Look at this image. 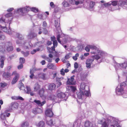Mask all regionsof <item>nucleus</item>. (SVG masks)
I'll use <instances>...</instances> for the list:
<instances>
[{
	"label": "nucleus",
	"instance_id": "64",
	"mask_svg": "<svg viewBox=\"0 0 127 127\" xmlns=\"http://www.w3.org/2000/svg\"><path fill=\"white\" fill-rule=\"evenodd\" d=\"M52 44V42L50 41H48L46 43V45L47 46H49L51 45Z\"/></svg>",
	"mask_w": 127,
	"mask_h": 127
},
{
	"label": "nucleus",
	"instance_id": "3",
	"mask_svg": "<svg viewBox=\"0 0 127 127\" xmlns=\"http://www.w3.org/2000/svg\"><path fill=\"white\" fill-rule=\"evenodd\" d=\"M75 76L73 75L71 76L70 78H68L67 82V84L69 85H75L76 82L74 80V77Z\"/></svg>",
	"mask_w": 127,
	"mask_h": 127
},
{
	"label": "nucleus",
	"instance_id": "45",
	"mask_svg": "<svg viewBox=\"0 0 127 127\" xmlns=\"http://www.w3.org/2000/svg\"><path fill=\"white\" fill-rule=\"evenodd\" d=\"M47 123L49 125L52 126L53 125V122L52 120H50L47 122Z\"/></svg>",
	"mask_w": 127,
	"mask_h": 127
},
{
	"label": "nucleus",
	"instance_id": "19",
	"mask_svg": "<svg viewBox=\"0 0 127 127\" xmlns=\"http://www.w3.org/2000/svg\"><path fill=\"white\" fill-rule=\"evenodd\" d=\"M56 86V85L55 84H50L49 85L48 89L50 90H54L55 89Z\"/></svg>",
	"mask_w": 127,
	"mask_h": 127
},
{
	"label": "nucleus",
	"instance_id": "34",
	"mask_svg": "<svg viewBox=\"0 0 127 127\" xmlns=\"http://www.w3.org/2000/svg\"><path fill=\"white\" fill-rule=\"evenodd\" d=\"M95 4V2L93 1H91L90 2L89 7L90 8L92 9L94 6Z\"/></svg>",
	"mask_w": 127,
	"mask_h": 127
},
{
	"label": "nucleus",
	"instance_id": "56",
	"mask_svg": "<svg viewBox=\"0 0 127 127\" xmlns=\"http://www.w3.org/2000/svg\"><path fill=\"white\" fill-rule=\"evenodd\" d=\"M123 88L122 87V86H120V88L118 89V92L121 93L123 92Z\"/></svg>",
	"mask_w": 127,
	"mask_h": 127
},
{
	"label": "nucleus",
	"instance_id": "18",
	"mask_svg": "<svg viewBox=\"0 0 127 127\" xmlns=\"http://www.w3.org/2000/svg\"><path fill=\"white\" fill-rule=\"evenodd\" d=\"M46 74L42 73H39L38 75V76L39 78H41L43 80L46 79Z\"/></svg>",
	"mask_w": 127,
	"mask_h": 127
},
{
	"label": "nucleus",
	"instance_id": "21",
	"mask_svg": "<svg viewBox=\"0 0 127 127\" xmlns=\"http://www.w3.org/2000/svg\"><path fill=\"white\" fill-rule=\"evenodd\" d=\"M55 26L58 31H59L61 29L60 23H59L58 22L55 21Z\"/></svg>",
	"mask_w": 127,
	"mask_h": 127
},
{
	"label": "nucleus",
	"instance_id": "2",
	"mask_svg": "<svg viewBox=\"0 0 127 127\" xmlns=\"http://www.w3.org/2000/svg\"><path fill=\"white\" fill-rule=\"evenodd\" d=\"M12 75H15L14 77L13 78L11 81V84H15L18 81L20 77V75L16 71L13 72Z\"/></svg>",
	"mask_w": 127,
	"mask_h": 127
},
{
	"label": "nucleus",
	"instance_id": "7",
	"mask_svg": "<svg viewBox=\"0 0 127 127\" xmlns=\"http://www.w3.org/2000/svg\"><path fill=\"white\" fill-rule=\"evenodd\" d=\"M33 102L35 103L37 105L40 106H42L46 103V101L45 100H44L42 102L39 100H34Z\"/></svg>",
	"mask_w": 127,
	"mask_h": 127
},
{
	"label": "nucleus",
	"instance_id": "32",
	"mask_svg": "<svg viewBox=\"0 0 127 127\" xmlns=\"http://www.w3.org/2000/svg\"><path fill=\"white\" fill-rule=\"evenodd\" d=\"M84 1V0H78L75 2V5H77L79 4H82L83 3Z\"/></svg>",
	"mask_w": 127,
	"mask_h": 127
},
{
	"label": "nucleus",
	"instance_id": "5",
	"mask_svg": "<svg viewBox=\"0 0 127 127\" xmlns=\"http://www.w3.org/2000/svg\"><path fill=\"white\" fill-rule=\"evenodd\" d=\"M90 49H92L93 50H97V48L95 46L93 45H88L85 47V49L87 52H89Z\"/></svg>",
	"mask_w": 127,
	"mask_h": 127
},
{
	"label": "nucleus",
	"instance_id": "40",
	"mask_svg": "<svg viewBox=\"0 0 127 127\" xmlns=\"http://www.w3.org/2000/svg\"><path fill=\"white\" fill-rule=\"evenodd\" d=\"M40 49L39 48H37L36 49H34L31 52V53L32 54H33L36 53L37 51L40 50Z\"/></svg>",
	"mask_w": 127,
	"mask_h": 127
},
{
	"label": "nucleus",
	"instance_id": "8",
	"mask_svg": "<svg viewBox=\"0 0 127 127\" xmlns=\"http://www.w3.org/2000/svg\"><path fill=\"white\" fill-rule=\"evenodd\" d=\"M5 60V57L4 56H0V67L2 68L3 67L4 64V61Z\"/></svg>",
	"mask_w": 127,
	"mask_h": 127
},
{
	"label": "nucleus",
	"instance_id": "57",
	"mask_svg": "<svg viewBox=\"0 0 127 127\" xmlns=\"http://www.w3.org/2000/svg\"><path fill=\"white\" fill-rule=\"evenodd\" d=\"M23 64H20L18 66L17 68L18 69H20L23 68Z\"/></svg>",
	"mask_w": 127,
	"mask_h": 127
},
{
	"label": "nucleus",
	"instance_id": "6",
	"mask_svg": "<svg viewBox=\"0 0 127 127\" xmlns=\"http://www.w3.org/2000/svg\"><path fill=\"white\" fill-rule=\"evenodd\" d=\"M6 45L7 46L6 50L8 52L11 51L13 50V47L11 42H7Z\"/></svg>",
	"mask_w": 127,
	"mask_h": 127
},
{
	"label": "nucleus",
	"instance_id": "12",
	"mask_svg": "<svg viewBox=\"0 0 127 127\" xmlns=\"http://www.w3.org/2000/svg\"><path fill=\"white\" fill-rule=\"evenodd\" d=\"M40 87V86L39 84L37 82L33 86V88L34 91L36 92L38 91L39 90Z\"/></svg>",
	"mask_w": 127,
	"mask_h": 127
},
{
	"label": "nucleus",
	"instance_id": "10",
	"mask_svg": "<svg viewBox=\"0 0 127 127\" xmlns=\"http://www.w3.org/2000/svg\"><path fill=\"white\" fill-rule=\"evenodd\" d=\"M11 109L12 110L18 108V104L16 102H12L10 104Z\"/></svg>",
	"mask_w": 127,
	"mask_h": 127
},
{
	"label": "nucleus",
	"instance_id": "25",
	"mask_svg": "<svg viewBox=\"0 0 127 127\" xmlns=\"http://www.w3.org/2000/svg\"><path fill=\"white\" fill-rule=\"evenodd\" d=\"M44 89L43 88H42L41 90H40L39 92V94L40 97L43 96L44 93Z\"/></svg>",
	"mask_w": 127,
	"mask_h": 127
},
{
	"label": "nucleus",
	"instance_id": "23",
	"mask_svg": "<svg viewBox=\"0 0 127 127\" xmlns=\"http://www.w3.org/2000/svg\"><path fill=\"white\" fill-rule=\"evenodd\" d=\"M57 98L56 96L53 95H51L49 97V99L52 100H55V101L58 102V99H56Z\"/></svg>",
	"mask_w": 127,
	"mask_h": 127
},
{
	"label": "nucleus",
	"instance_id": "17",
	"mask_svg": "<svg viewBox=\"0 0 127 127\" xmlns=\"http://www.w3.org/2000/svg\"><path fill=\"white\" fill-rule=\"evenodd\" d=\"M85 83L84 82L81 83L80 85V91L83 92L85 90Z\"/></svg>",
	"mask_w": 127,
	"mask_h": 127
},
{
	"label": "nucleus",
	"instance_id": "38",
	"mask_svg": "<svg viewBox=\"0 0 127 127\" xmlns=\"http://www.w3.org/2000/svg\"><path fill=\"white\" fill-rule=\"evenodd\" d=\"M62 79L60 78L58 79L57 80V83L59 85V86L62 85V82H61L62 81Z\"/></svg>",
	"mask_w": 127,
	"mask_h": 127
},
{
	"label": "nucleus",
	"instance_id": "11",
	"mask_svg": "<svg viewBox=\"0 0 127 127\" xmlns=\"http://www.w3.org/2000/svg\"><path fill=\"white\" fill-rule=\"evenodd\" d=\"M11 75V73L8 72H4L2 75L3 78L6 79H8L10 78Z\"/></svg>",
	"mask_w": 127,
	"mask_h": 127
},
{
	"label": "nucleus",
	"instance_id": "59",
	"mask_svg": "<svg viewBox=\"0 0 127 127\" xmlns=\"http://www.w3.org/2000/svg\"><path fill=\"white\" fill-rule=\"evenodd\" d=\"M76 1L75 0H69V1L70 4H75V2Z\"/></svg>",
	"mask_w": 127,
	"mask_h": 127
},
{
	"label": "nucleus",
	"instance_id": "63",
	"mask_svg": "<svg viewBox=\"0 0 127 127\" xmlns=\"http://www.w3.org/2000/svg\"><path fill=\"white\" fill-rule=\"evenodd\" d=\"M61 74L63 75H65V73L64 71V69L62 68L61 70Z\"/></svg>",
	"mask_w": 127,
	"mask_h": 127
},
{
	"label": "nucleus",
	"instance_id": "37",
	"mask_svg": "<svg viewBox=\"0 0 127 127\" xmlns=\"http://www.w3.org/2000/svg\"><path fill=\"white\" fill-rule=\"evenodd\" d=\"M63 6L65 7H67L69 6V4L67 2L64 1L62 3Z\"/></svg>",
	"mask_w": 127,
	"mask_h": 127
},
{
	"label": "nucleus",
	"instance_id": "33",
	"mask_svg": "<svg viewBox=\"0 0 127 127\" xmlns=\"http://www.w3.org/2000/svg\"><path fill=\"white\" fill-rule=\"evenodd\" d=\"M31 10L32 11L35 13H36L39 11V10L37 8L34 7L31 8Z\"/></svg>",
	"mask_w": 127,
	"mask_h": 127
},
{
	"label": "nucleus",
	"instance_id": "48",
	"mask_svg": "<svg viewBox=\"0 0 127 127\" xmlns=\"http://www.w3.org/2000/svg\"><path fill=\"white\" fill-rule=\"evenodd\" d=\"M93 57L97 60H98V59H99L100 58V57L98 55H96L95 56H93Z\"/></svg>",
	"mask_w": 127,
	"mask_h": 127
},
{
	"label": "nucleus",
	"instance_id": "24",
	"mask_svg": "<svg viewBox=\"0 0 127 127\" xmlns=\"http://www.w3.org/2000/svg\"><path fill=\"white\" fill-rule=\"evenodd\" d=\"M36 34L34 32H31L28 34V36L30 38H31L36 36Z\"/></svg>",
	"mask_w": 127,
	"mask_h": 127
},
{
	"label": "nucleus",
	"instance_id": "36",
	"mask_svg": "<svg viewBox=\"0 0 127 127\" xmlns=\"http://www.w3.org/2000/svg\"><path fill=\"white\" fill-rule=\"evenodd\" d=\"M5 36L0 31V39L1 40H3L5 38Z\"/></svg>",
	"mask_w": 127,
	"mask_h": 127
},
{
	"label": "nucleus",
	"instance_id": "44",
	"mask_svg": "<svg viewBox=\"0 0 127 127\" xmlns=\"http://www.w3.org/2000/svg\"><path fill=\"white\" fill-rule=\"evenodd\" d=\"M35 110L36 111V112L37 113H40L42 112V110L39 108H37Z\"/></svg>",
	"mask_w": 127,
	"mask_h": 127
},
{
	"label": "nucleus",
	"instance_id": "61",
	"mask_svg": "<svg viewBox=\"0 0 127 127\" xmlns=\"http://www.w3.org/2000/svg\"><path fill=\"white\" fill-rule=\"evenodd\" d=\"M48 62L51 63L52 62V59H50L48 57L46 58V59Z\"/></svg>",
	"mask_w": 127,
	"mask_h": 127
},
{
	"label": "nucleus",
	"instance_id": "58",
	"mask_svg": "<svg viewBox=\"0 0 127 127\" xmlns=\"http://www.w3.org/2000/svg\"><path fill=\"white\" fill-rule=\"evenodd\" d=\"M53 46L56 47H57L58 46V43L57 40L53 42Z\"/></svg>",
	"mask_w": 127,
	"mask_h": 127
},
{
	"label": "nucleus",
	"instance_id": "9",
	"mask_svg": "<svg viewBox=\"0 0 127 127\" xmlns=\"http://www.w3.org/2000/svg\"><path fill=\"white\" fill-rule=\"evenodd\" d=\"M45 114L47 116L49 117H51L53 115V112L51 109H47L45 111Z\"/></svg>",
	"mask_w": 127,
	"mask_h": 127
},
{
	"label": "nucleus",
	"instance_id": "20",
	"mask_svg": "<svg viewBox=\"0 0 127 127\" xmlns=\"http://www.w3.org/2000/svg\"><path fill=\"white\" fill-rule=\"evenodd\" d=\"M77 95L78 98L79 99H82V97L83 95H84V94L83 92H79L77 93Z\"/></svg>",
	"mask_w": 127,
	"mask_h": 127
},
{
	"label": "nucleus",
	"instance_id": "51",
	"mask_svg": "<svg viewBox=\"0 0 127 127\" xmlns=\"http://www.w3.org/2000/svg\"><path fill=\"white\" fill-rule=\"evenodd\" d=\"M2 88H4L7 85V84L5 83H1L0 84Z\"/></svg>",
	"mask_w": 127,
	"mask_h": 127
},
{
	"label": "nucleus",
	"instance_id": "43",
	"mask_svg": "<svg viewBox=\"0 0 127 127\" xmlns=\"http://www.w3.org/2000/svg\"><path fill=\"white\" fill-rule=\"evenodd\" d=\"M30 73L31 75H30V77L31 79H32L34 76V74H33L34 72L33 70H30Z\"/></svg>",
	"mask_w": 127,
	"mask_h": 127
},
{
	"label": "nucleus",
	"instance_id": "27",
	"mask_svg": "<svg viewBox=\"0 0 127 127\" xmlns=\"http://www.w3.org/2000/svg\"><path fill=\"white\" fill-rule=\"evenodd\" d=\"M91 123L89 121H86L84 124V125L85 127H90Z\"/></svg>",
	"mask_w": 127,
	"mask_h": 127
},
{
	"label": "nucleus",
	"instance_id": "49",
	"mask_svg": "<svg viewBox=\"0 0 127 127\" xmlns=\"http://www.w3.org/2000/svg\"><path fill=\"white\" fill-rule=\"evenodd\" d=\"M25 9L26 12H27L29 11L30 10H31V8H30L29 6H26L24 7Z\"/></svg>",
	"mask_w": 127,
	"mask_h": 127
},
{
	"label": "nucleus",
	"instance_id": "52",
	"mask_svg": "<svg viewBox=\"0 0 127 127\" xmlns=\"http://www.w3.org/2000/svg\"><path fill=\"white\" fill-rule=\"evenodd\" d=\"M70 88L72 90L73 92H74L76 90V87L74 86H71L70 87Z\"/></svg>",
	"mask_w": 127,
	"mask_h": 127
},
{
	"label": "nucleus",
	"instance_id": "35",
	"mask_svg": "<svg viewBox=\"0 0 127 127\" xmlns=\"http://www.w3.org/2000/svg\"><path fill=\"white\" fill-rule=\"evenodd\" d=\"M54 65L52 63L48 64L47 65V67L49 69H53V67H54Z\"/></svg>",
	"mask_w": 127,
	"mask_h": 127
},
{
	"label": "nucleus",
	"instance_id": "15",
	"mask_svg": "<svg viewBox=\"0 0 127 127\" xmlns=\"http://www.w3.org/2000/svg\"><path fill=\"white\" fill-rule=\"evenodd\" d=\"M118 65L122 68L125 69L127 67V62L126 61L121 64H118Z\"/></svg>",
	"mask_w": 127,
	"mask_h": 127
},
{
	"label": "nucleus",
	"instance_id": "14",
	"mask_svg": "<svg viewBox=\"0 0 127 127\" xmlns=\"http://www.w3.org/2000/svg\"><path fill=\"white\" fill-rule=\"evenodd\" d=\"M18 87L20 90H24L25 89V87L23 84L22 83L21 80L19 81L18 85Z\"/></svg>",
	"mask_w": 127,
	"mask_h": 127
},
{
	"label": "nucleus",
	"instance_id": "53",
	"mask_svg": "<svg viewBox=\"0 0 127 127\" xmlns=\"http://www.w3.org/2000/svg\"><path fill=\"white\" fill-rule=\"evenodd\" d=\"M12 15V13H9L5 15V17H11Z\"/></svg>",
	"mask_w": 127,
	"mask_h": 127
},
{
	"label": "nucleus",
	"instance_id": "60",
	"mask_svg": "<svg viewBox=\"0 0 127 127\" xmlns=\"http://www.w3.org/2000/svg\"><path fill=\"white\" fill-rule=\"evenodd\" d=\"M51 41H53V42L56 40V37L54 36H52L51 37Z\"/></svg>",
	"mask_w": 127,
	"mask_h": 127
},
{
	"label": "nucleus",
	"instance_id": "54",
	"mask_svg": "<svg viewBox=\"0 0 127 127\" xmlns=\"http://www.w3.org/2000/svg\"><path fill=\"white\" fill-rule=\"evenodd\" d=\"M83 92L84 94V95H85L87 96H89V93L88 91L85 90Z\"/></svg>",
	"mask_w": 127,
	"mask_h": 127
},
{
	"label": "nucleus",
	"instance_id": "55",
	"mask_svg": "<svg viewBox=\"0 0 127 127\" xmlns=\"http://www.w3.org/2000/svg\"><path fill=\"white\" fill-rule=\"evenodd\" d=\"M71 55V53H69L67 54L65 56V59L66 60L68 59L70 57V56Z\"/></svg>",
	"mask_w": 127,
	"mask_h": 127
},
{
	"label": "nucleus",
	"instance_id": "41",
	"mask_svg": "<svg viewBox=\"0 0 127 127\" xmlns=\"http://www.w3.org/2000/svg\"><path fill=\"white\" fill-rule=\"evenodd\" d=\"M25 61V59L23 58H20V63L21 64H24Z\"/></svg>",
	"mask_w": 127,
	"mask_h": 127
},
{
	"label": "nucleus",
	"instance_id": "16",
	"mask_svg": "<svg viewBox=\"0 0 127 127\" xmlns=\"http://www.w3.org/2000/svg\"><path fill=\"white\" fill-rule=\"evenodd\" d=\"M57 96L59 98H63L65 97L66 95L64 93L61 92L58 93Z\"/></svg>",
	"mask_w": 127,
	"mask_h": 127
},
{
	"label": "nucleus",
	"instance_id": "50",
	"mask_svg": "<svg viewBox=\"0 0 127 127\" xmlns=\"http://www.w3.org/2000/svg\"><path fill=\"white\" fill-rule=\"evenodd\" d=\"M15 99H16V100H24V98L20 96H16Z\"/></svg>",
	"mask_w": 127,
	"mask_h": 127
},
{
	"label": "nucleus",
	"instance_id": "46",
	"mask_svg": "<svg viewBox=\"0 0 127 127\" xmlns=\"http://www.w3.org/2000/svg\"><path fill=\"white\" fill-rule=\"evenodd\" d=\"M127 85V81L121 83L120 85V86H125Z\"/></svg>",
	"mask_w": 127,
	"mask_h": 127
},
{
	"label": "nucleus",
	"instance_id": "30",
	"mask_svg": "<svg viewBox=\"0 0 127 127\" xmlns=\"http://www.w3.org/2000/svg\"><path fill=\"white\" fill-rule=\"evenodd\" d=\"M118 4L120 5H127V0L124 1H119Z\"/></svg>",
	"mask_w": 127,
	"mask_h": 127
},
{
	"label": "nucleus",
	"instance_id": "1",
	"mask_svg": "<svg viewBox=\"0 0 127 127\" xmlns=\"http://www.w3.org/2000/svg\"><path fill=\"white\" fill-rule=\"evenodd\" d=\"M98 124L101 125V127H108L109 125V123L111 122L110 120H106L104 118H102L101 119L99 120L98 122Z\"/></svg>",
	"mask_w": 127,
	"mask_h": 127
},
{
	"label": "nucleus",
	"instance_id": "26",
	"mask_svg": "<svg viewBox=\"0 0 127 127\" xmlns=\"http://www.w3.org/2000/svg\"><path fill=\"white\" fill-rule=\"evenodd\" d=\"M6 112L1 113L0 115V118L2 120L6 119Z\"/></svg>",
	"mask_w": 127,
	"mask_h": 127
},
{
	"label": "nucleus",
	"instance_id": "22",
	"mask_svg": "<svg viewBox=\"0 0 127 127\" xmlns=\"http://www.w3.org/2000/svg\"><path fill=\"white\" fill-rule=\"evenodd\" d=\"M29 124L27 121L23 122L21 125V127H28Z\"/></svg>",
	"mask_w": 127,
	"mask_h": 127
},
{
	"label": "nucleus",
	"instance_id": "42",
	"mask_svg": "<svg viewBox=\"0 0 127 127\" xmlns=\"http://www.w3.org/2000/svg\"><path fill=\"white\" fill-rule=\"evenodd\" d=\"M60 34H59L57 35V39L58 41V42L60 43L61 44H63L62 43L61 41L60 40Z\"/></svg>",
	"mask_w": 127,
	"mask_h": 127
},
{
	"label": "nucleus",
	"instance_id": "29",
	"mask_svg": "<svg viewBox=\"0 0 127 127\" xmlns=\"http://www.w3.org/2000/svg\"><path fill=\"white\" fill-rule=\"evenodd\" d=\"M37 126L39 127H45V123L44 122L41 121L38 124Z\"/></svg>",
	"mask_w": 127,
	"mask_h": 127
},
{
	"label": "nucleus",
	"instance_id": "39",
	"mask_svg": "<svg viewBox=\"0 0 127 127\" xmlns=\"http://www.w3.org/2000/svg\"><path fill=\"white\" fill-rule=\"evenodd\" d=\"M26 88L27 90L26 93L29 94H30L31 91L30 87L29 86H27L26 87Z\"/></svg>",
	"mask_w": 127,
	"mask_h": 127
},
{
	"label": "nucleus",
	"instance_id": "28",
	"mask_svg": "<svg viewBox=\"0 0 127 127\" xmlns=\"http://www.w3.org/2000/svg\"><path fill=\"white\" fill-rule=\"evenodd\" d=\"M21 52L24 57H27L29 54V51H27L26 52L22 51H21Z\"/></svg>",
	"mask_w": 127,
	"mask_h": 127
},
{
	"label": "nucleus",
	"instance_id": "62",
	"mask_svg": "<svg viewBox=\"0 0 127 127\" xmlns=\"http://www.w3.org/2000/svg\"><path fill=\"white\" fill-rule=\"evenodd\" d=\"M50 6L52 8H53L55 7V5L53 2H51L50 3Z\"/></svg>",
	"mask_w": 127,
	"mask_h": 127
},
{
	"label": "nucleus",
	"instance_id": "31",
	"mask_svg": "<svg viewBox=\"0 0 127 127\" xmlns=\"http://www.w3.org/2000/svg\"><path fill=\"white\" fill-rule=\"evenodd\" d=\"M17 10L18 12H20L22 13H24L26 12L24 7L18 9Z\"/></svg>",
	"mask_w": 127,
	"mask_h": 127
},
{
	"label": "nucleus",
	"instance_id": "13",
	"mask_svg": "<svg viewBox=\"0 0 127 127\" xmlns=\"http://www.w3.org/2000/svg\"><path fill=\"white\" fill-rule=\"evenodd\" d=\"M5 44L2 43L0 44V51L4 52L5 51Z\"/></svg>",
	"mask_w": 127,
	"mask_h": 127
},
{
	"label": "nucleus",
	"instance_id": "47",
	"mask_svg": "<svg viewBox=\"0 0 127 127\" xmlns=\"http://www.w3.org/2000/svg\"><path fill=\"white\" fill-rule=\"evenodd\" d=\"M118 2L116 1H113L112 2V4L114 6H115L117 5Z\"/></svg>",
	"mask_w": 127,
	"mask_h": 127
},
{
	"label": "nucleus",
	"instance_id": "4",
	"mask_svg": "<svg viewBox=\"0 0 127 127\" xmlns=\"http://www.w3.org/2000/svg\"><path fill=\"white\" fill-rule=\"evenodd\" d=\"M94 59H87L86 61V67L88 68H90L91 67V65L93 64V62L94 61Z\"/></svg>",
	"mask_w": 127,
	"mask_h": 127
}]
</instances>
